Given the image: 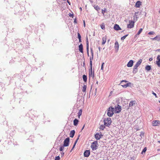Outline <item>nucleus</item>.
<instances>
[{
    "mask_svg": "<svg viewBox=\"0 0 160 160\" xmlns=\"http://www.w3.org/2000/svg\"><path fill=\"white\" fill-rule=\"evenodd\" d=\"M98 142L97 141H95L92 143L91 147L93 150H96L97 149Z\"/></svg>",
    "mask_w": 160,
    "mask_h": 160,
    "instance_id": "obj_3",
    "label": "nucleus"
},
{
    "mask_svg": "<svg viewBox=\"0 0 160 160\" xmlns=\"http://www.w3.org/2000/svg\"><path fill=\"white\" fill-rule=\"evenodd\" d=\"M149 61H152V58H150L149 59Z\"/></svg>",
    "mask_w": 160,
    "mask_h": 160,
    "instance_id": "obj_52",
    "label": "nucleus"
},
{
    "mask_svg": "<svg viewBox=\"0 0 160 160\" xmlns=\"http://www.w3.org/2000/svg\"><path fill=\"white\" fill-rule=\"evenodd\" d=\"M115 46L116 49L117 48V49H118V48H119V44H118V43L117 41H116L115 42Z\"/></svg>",
    "mask_w": 160,
    "mask_h": 160,
    "instance_id": "obj_29",
    "label": "nucleus"
},
{
    "mask_svg": "<svg viewBox=\"0 0 160 160\" xmlns=\"http://www.w3.org/2000/svg\"><path fill=\"white\" fill-rule=\"evenodd\" d=\"M143 135V134H141L140 136L142 137V135Z\"/></svg>",
    "mask_w": 160,
    "mask_h": 160,
    "instance_id": "obj_58",
    "label": "nucleus"
},
{
    "mask_svg": "<svg viewBox=\"0 0 160 160\" xmlns=\"http://www.w3.org/2000/svg\"><path fill=\"white\" fill-rule=\"evenodd\" d=\"M86 88L87 86L85 85H84L83 87V88L82 89V91L83 92H85V93L86 92Z\"/></svg>",
    "mask_w": 160,
    "mask_h": 160,
    "instance_id": "obj_26",
    "label": "nucleus"
},
{
    "mask_svg": "<svg viewBox=\"0 0 160 160\" xmlns=\"http://www.w3.org/2000/svg\"><path fill=\"white\" fill-rule=\"evenodd\" d=\"M75 133V131L74 130H72L70 131V137L71 138H73Z\"/></svg>",
    "mask_w": 160,
    "mask_h": 160,
    "instance_id": "obj_20",
    "label": "nucleus"
},
{
    "mask_svg": "<svg viewBox=\"0 0 160 160\" xmlns=\"http://www.w3.org/2000/svg\"><path fill=\"white\" fill-rule=\"evenodd\" d=\"M70 139L69 138H67L65 139L63 142V145L65 147H67L68 146Z\"/></svg>",
    "mask_w": 160,
    "mask_h": 160,
    "instance_id": "obj_5",
    "label": "nucleus"
},
{
    "mask_svg": "<svg viewBox=\"0 0 160 160\" xmlns=\"http://www.w3.org/2000/svg\"><path fill=\"white\" fill-rule=\"evenodd\" d=\"M84 126H83V127L82 128V129H83V128H84Z\"/></svg>",
    "mask_w": 160,
    "mask_h": 160,
    "instance_id": "obj_59",
    "label": "nucleus"
},
{
    "mask_svg": "<svg viewBox=\"0 0 160 160\" xmlns=\"http://www.w3.org/2000/svg\"><path fill=\"white\" fill-rule=\"evenodd\" d=\"M129 22V23L128 25V28H131L133 27L134 22L132 21H130Z\"/></svg>",
    "mask_w": 160,
    "mask_h": 160,
    "instance_id": "obj_6",
    "label": "nucleus"
},
{
    "mask_svg": "<svg viewBox=\"0 0 160 160\" xmlns=\"http://www.w3.org/2000/svg\"><path fill=\"white\" fill-rule=\"evenodd\" d=\"M78 39L81 38V36L79 33H78Z\"/></svg>",
    "mask_w": 160,
    "mask_h": 160,
    "instance_id": "obj_43",
    "label": "nucleus"
},
{
    "mask_svg": "<svg viewBox=\"0 0 160 160\" xmlns=\"http://www.w3.org/2000/svg\"><path fill=\"white\" fill-rule=\"evenodd\" d=\"M106 8H104V10H102V13L103 14H104V13L106 12Z\"/></svg>",
    "mask_w": 160,
    "mask_h": 160,
    "instance_id": "obj_42",
    "label": "nucleus"
},
{
    "mask_svg": "<svg viewBox=\"0 0 160 160\" xmlns=\"http://www.w3.org/2000/svg\"><path fill=\"white\" fill-rule=\"evenodd\" d=\"M82 78L83 79V80L85 82H86L87 81V76L86 75H83L82 76Z\"/></svg>",
    "mask_w": 160,
    "mask_h": 160,
    "instance_id": "obj_28",
    "label": "nucleus"
},
{
    "mask_svg": "<svg viewBox=\"0 0 160 160\" xmlns=\"http://www.w3.org/2000/svg\"><path fill=\"white\" fill-rule=\"evenodd\" d=\"M156 51H158L159 52H160V49H157Z\"/></svg>",
    "mask_w": 160,
    "mask_h": 160,
    "instance_id": "obj_54",
    "label": "nucleus"
},
{
    "mask_svg": "<svg viewBox=\"0 0 160 160\" xmlns=\"http://www.w3.org/2000/svg\"><path fill=\"white\" fill-rule=\"evenodd\" d=\"M93 59V56H92V57L90 58V67H92V61Z\"/></svg>",
    "mask_w": 160,
    "mask_h": 160,
    "instance_id": "obj_23",
    "label": "nucleus"
},
{
    "mask_svg": "<svg viewBox=\"0 0 160 160\" xmlns=\"http://www.w3.org/2000/svg\"><path fill=\"white\" fill-rule=\"evenodd\" d=\"M104 124L105 126L109 127L111 125L112 120L110 118H108L106 119L105 118L103 120Z\"/></svg>",
    "mask_w": 160,
    "mask_h": 160,
    "instance_id": "obj_2",
    "label": "nucleus"
},
{
    "mask_svg": "<svg viewBox=\"0 0 160 160\" xmlns=\"http://www.w3.org/2000/svg\"><path fill=\"white\" fill-rule=\"evenodd\" d=\"M158 142L160 143V141H158Z\"/></svg>",
    "mask_w": 160,
    "mask_h": 160,
    "instance_id": "obj_61",
    "label": "nucleus"
},
{
    "mask_svg": "<svg viewBox=\"0 0 160 160\" xmlns=\"http://www.w3.org/2000/svg\"><path fill=\"white\" fill-rule=\"evenodd\" d=\"M79 50L81 53L83 52V46L82 44H81L78 46Z\"/></svg>",
    "mask_w": 160,
    "mask_h": 160,
    "instance_id": "obj_17",
    "label": "nucleus"
},
{
    "mask_svg": "<svg viewBox=\"0 0 160 160\" xmlns=\"http://www.w3.org/2000/svg\"><path fill=\"white\" fill-rule=\"evenodd\" d=\"M95 138L96 140H98L101 138V137L99 135V133H96L94 135Z\"/></svg>",
    "mask_w": 160,
    "mask_h": 160,
    "instance_id": "obj_19",
    "label": "nucleus"
},
{
    "mask_svg": "<svg viewBox=\"0 0 160 160\" xmlns=\"http://www.w3.org/2000/svg\"><path fill=\"white\" fill-rule=\"evenodd\" d=\"M91 52L92 54V56H93V52L92 48H90Z\"/></svg>",
    "mask_w": 160,
    "mask_h": 160,
    "instance_id": "obj_44",
    "label": "nucleus"
},
{
    "mask_svg": "<svg viewBox=\"0 0 160 160\" xmlns=\"http://www.w3.org/2000/svg\"><path fill=\"white\" fill-rule=\"evenodd\" d=\"M105 125H101L100 126L99 128L100 129H102V130H103L105 128Z\"/></svg>",
    "mask_w": 160,
    "mask_h": 160,
    "instance_id": "obj_31",
    "label": "nucleus"
},
{
    "mask_svg": "<svg viewBox=\"0 0 160 160\" xmlns=\"http://www.w3.org/2000/svg\"><path fill=\"white\" fill-rule=\"evenodd\" d=\"M138 71V69L137 68H136L134 67H133V73H136Z\"/></svg>",
    "mask_w": 160,
    "mask_h": 160,
    "instance_id": "obj_30",
    "label": "nucleus"
},
{
    "mask_svg": "<svg viewBox=\"0 0 160 160\" xmlns=\"http://www.w3.org/2000/svg\"><path fill=\"white\" fill-rule=\"evenodd\" d=\"M155 33L153 31H151L148 33L149 35H153Z\"/></svg>",
    "mask_w": 160,
    "mask_h": 160,
    "instance_id": "obj_39",
    "label": "nucleus"
},
{
    "mask_svg": "<svg viewBox=\"0 0 160 160\" xmlns=\"http://www.w3.org/2000/svg\"><path fill=\"white\" fill-rule=\"evenodd\" d=\"M138 13H139L138 12H135V15L134 16V20L137 21V19L138 18L137 16H138Z\"/></svg>",
    "mask_w": 160,
    "mask_h": 160,
    "instance_id": "obj_22",
    "label": "nucleus"
},
{
    "mask_svg": "<svg viewBox=\"0 0 160 160\" xmlns=\"http://www.w3.org/2000/svg\"><path fill=\"white\" fill-rule=\"evenodd\" d=\"M133 62L132 60H130L129 61L127 64V66L128 67H131L133 65Z\"/></svg>",
    "mask_w": 160,
    "mask_h": 160,
    "instance_id": "obj_13",
    "label": "nucleus"
},
{
    "mask_svg": "<svg viewBox=\"0 0 160 160\" xmlns=\"http://www.w3.org/2000/svg\"><path fill=\"white\" fill-rule=\"evenodd\" d=\"M94 8L97 11H98L99 10H100V8L98 6V5H97L96 6H95L94 7Z\"/></svg>",
    "mask_w": 160,
    "mask_h": 160,
    "instance_id": "obj_34",
    "label": "nucleus"
},
{
    "mask_svg": "<svg viewBox=\"0 0 160 160\" xmlns=\"http://www.w3.org/2000/svg\"><path fill=\"white\" fill-rule=\"evenodd\" d=\"M145 69L147 71H149L151 69V66L148 65H147L145 67Z\"/></svg>",
    "mask_w": 160,
    "mask_h": 160,
    "instance_id": "obj_27",
    "label": "nucleus"
},
{
    "mask_svg": "<svg viewBox=\"0 0 160 160\" xmlns=\"http://www.w3.org/2000/svg\"><path fill=\"white\" fill-rule=\"evenodd\" d=\"M152 94L155 96L156 98H158V96L156 93L154 92H152Z\"/></svg>",
    "mask_w": 160,
    "mask_h": 160,
    "instance_id": "obj_45",
    "label": "nucleus"
},
{
    "mask_svg": "<svg viewBox=\"0 0 160 160\" xmlns=\"http://www.w3.org/2000/svg\"><path fill=\"white\" fill-rule=\"evenodd\" d=\"M115 108L112 106L110 107L107 109V114L109 117H112L115 112Z\"/></svg>",
    "mask_w": 160,
    "mask_h": 160,
    "instance_id": "obj_1",
    "label": "nucleus"
},
{
    "mask_svg": "<svg viewBox=\"0 0 160 160\" xmlns=\"http://www.w3.org/2000/svg\"><path fill=\"white\" fill-rule=\"evenodd\" d=\"M89 77H92V78H93L94 76V72H92V67H90V68L89 69Z\"/></svg>",
    "mask_w": 160,
    "mask_h": 160,
    "instance_id": "obj_14",
    "label": "nucleus"
},
{
    "mask_svg": "<svg viewBox=\"0 0 160 160\" xmlns=\"http://www.w3.org/2000/svg\"><path fill=\"white\" fill-rule=\"evenodd\" d=\"M90 151L89 150H86L84 152V156L85 157H88L90 154Z\"/></svg>",
    "mask_w": 160,
    "mask_h": 160,
    "instance_id": "obj_7",
    "label": "nucleus"
},
{
    "mask_svg": "<svg viewBox=\"0 0 160 160\" xmlns=\"http://www.w3.org/2000/svg\"><path fill=\"white\" fill-rule=\"evenodd\" d=\"M159 123V121L158 120L153 121L152 122V125L153 126H158Z\"/></svg>",
    "mask_w": 160,
    "mask_h": 160,
    "instance_id": "obj_15",
    "label": "nucleus"
},
{
    "mask_svg": "<svg viewBox=\"0 0 160 160\" xmlns=\"http://www.w3.org/2000/svg\"><path fill=\"white\" fill-rule=\"evenodd\" d=\"M147 149L146 147H145V148H144L141 152V154H143V153H145V152H146Z\"/></svg>",
    "mask_w": 160,
    "mask_h": 160,
    "instance_id": "obj_33",
    "label": "nucleus"
},
{
    "mask_svg": "<svg viewBox=\"0 0 160 160\" xmlns=\"http://www.w3.org/2000/svg\"><path fill=\"white\" fill-rule=\"evenodd\" d=\"M159 102L160 103V100L159 101Z\"/></svg>",
    "mask_w": 160,
    "mask_h": 160,
    "instance_id": "obj_64",
    "label": "nucleus"
},
{
    "mask_svg": "<svg viewBox=\"0 0 160 160\" xmlns=\"http://www.w3.org/2000/svg\"><path fill=\"white\" fill-rule=\"evenodd\" d=\"M75 145L76 144H74L73 145V146L72 148V149H73L74 148L75 146Z\"/></svg>",
    "mask_w": 160,
    "mask_h": 160,
    "instance_id": "obj_51",
    "label": "nucleus"
},
{
    "mask_svg": "<svg viewBox=\"0 0 160 160\" xmlns=\"http://www.w3.org/2000/svg\"><path fill=\"white\" fill-rule=\"evenodd\" d=\"M82 112V110H80L79 111V112H78V116L79 117L81 115Z\"/></svg>",
    "mask_w": 160,
    "mask_h": 160,
    "instance_id": "obj_41",
    "label": "nucleus"
},
{
    "mask_svg": "<svg viewBox=\"0 0 160 160\" xmlns=\"http://www.w3.org/2000/svg\"><path fill=\"white\" fill-rule=\"evenodd\" d=\"M67 2H68V4H69V5H70V2H69V1H68V0H67Z\"/></svg>",
    "mask_w": 160,
    "mask_h": 160,
    "instance_id": "obj_56",
    "label": "nucleus"
},
{
    "mask_svg": "<svg viewBox=\"0 0 160 160\" xmlns=\"http://www.w3.org/2000/svg\"><path fill=\"white\" fill-rule=\"evenodd\" d=\"M64 147L65 146H64L63 145L62 146H61L59 149V151H62L64 149Z\"/></svg>",
    "mask_w": 160,
    "mask_h": 160,
    "instance_id": "obj_36",
    "label": "nucleus"
},
{
    "mask_svg": "<svg viewBox=\"0 0 160 160\" xmlns=\"http://www.w3.org/2000/svg\"><path fill=\"white\" fill-rule=\"evenodd\" d=\"M114 108H115V113H118L121 111V107L118 104H117V106H115Z\"/></svg>",
    "mask_w": 160,
    "mask_h": 160,
    "instance_id": "obj_4",
    "label": "nucleus"
},
{
    "mask_svg": "<svg viewBox=\"0 0 160 160\" xmlns=\"http://www.w3.org/2000/svg\"><path fill=\"white\" fill-rule=\"evenodd\" d=\"M104 62H102V66H101V69L102 70L103 69V65H104Z\"/></svg>",
    "mask_w": 160,
    "mask_h": 160,
    "instance_id": "obj_46",
    "label": "nucleus"
},
{
    "mask_svg": "<svg viewBox=\"0 0 160 160\" xmlns=\"http://www.w3.org/2000/svg\"><path fill=\"white\" fill-rule=\"evenodd\" d=\"M126 82L127 81L126 80H122L121 82V83H120L121 84H122L121 85L123 88H126L127 87H128L129 86V84L131 83H127L125 84H122V83L123 82Z\"/></svg>",
    "mask_w": 160,
    "mask_h": 160,
    "instance_id": "obj_9",
    "label": "nucleus"
},
{
    "mask_svg": "<svg viewBox=\"0 0 160 160\" xmlns=\"http://www.w3.org/2000/svg\"><path fill=\"white\" fill-rule=\"evenodd\" d=\"M78 120L77 119H75L73 121L74 125L75 126H76L78 124Z\"/></svg>",
    "mask_w": 160,
    "mask_h": 160,
    "instance_id": "obj_24",
    "label": "nucleus"
},
{
    "mask_svg": "<svg viewBox=\"0 0 160 160\" xmlns=\"http://www.w3.org/2000/svg\"><path fill=\"white\" fill-rule=\"evenodd\" d=\"M99 135L100 136V137H101V138H102V137L103 136V135L100 132V134H99Z\"/></svg>",
    "mask_w": 160,
    "mask_h": 160,
    "instance_id": "obj_50",
    "label": "nucleus"
},
{
    "mask_svg": "<svg viewBox=\"0 0 160 160\" xmlns=\"http://www.w3.org/2000/svg\"><path fill=\"white\" fill-rule=\"evenodd\" d=\"M60 157L58 156L55 157L54 160H60Z\"/></svg>",
    "mask_w": 160,
    "mask_h": 160,
    "instance_id": "obj_38",
    "label": "nucleus"
},
{
    "mask_svg": "<svg viewBox=\"0 0 160 160\" xmlns=\"http://www.w3.org/2000/svg\"><path fill=\"white\" fill-rule=\"evenodd\" d=\"M157 60L156 64L158 67H160V55H158Z\"/></svg>",
    "mask_w": 160,
    "mask_h": 160,
    "instance_id": "obj_10",
    "label": "nucleus"
},
{
    "mask_svg": "<svg viewBox=\"0 0 160 160\" xmlns=\"http://www.w3.org/2000/svg\"><path fill=\"white\" fill-rule=\"evenodd\" d=\"M98 49H99V50L100 51V50L101 49V48H100V47H99L98 48Z\"/></svg>",
    "mask_w": 160,
    "mask_h": 160,
    "instance_id": "obj_57",
    "label": "nucleus"
},
{
    "mask_svg": "<svg viewBox=\"0 0 160 160\" xmlns=\"http://www.w3.org/2000/svg\"><path fill=\"white\" fill-rule=\"evenodd\" d=\"M142 28H140L137 34L136 35V36L138 35H139L142 32Z\"/></svg>",
    "mask_w": 160,
    "mask_h": 160,
    "instance_id": "obj_32",
    "label": "nucleus"
},
{
    "mask_svg": "<svg viewBox=\"0 0 160 160\" xmlns=\"http://www.w3.org/2000/svg\"><path fill=\"white\" fill-rule=\"evenodd\" d=\"M96 83L98 84V82L97 81L96 82Z\"/></svg>",
    "mask_w": 160,
    "mask_h": 160,
    "instance_id": "obj_60",
    "label": "nucleus"
},
{
    "mask_svg": "<svg viewBox=\"0 0 160 160\" xmlns=\"http://www.w3.org/2000/svg\"><path fill=\"white\" fill-rule=\"evenodd\" d=\"M142 61V59H140L136 63L134 67L137 68L141 64Z\"/></svg>",
    "mask_w": 160,
    "mask_h": 160,
    "instance_id": "obj_8",
    "label": "nucleus"
},
{
    "mask_svg": "<svg viewBox=\"0 0 160 160\" xmlns=\"http://www.w3.org/2000/svg\"><path fill=\"white\" fill-rule=\"evenodd\" d=\"M153 40H156L158 41L160 40V35H157L155 37L151 38Z\"/></svg>",
    "mask_w": 160,
    "mask_h": 160,
    "instance_id": "obj_18",
    "label": "nucleus"
},
{
    "mask_svg": "<svg viewBox=\"0 0 160 160\" xmlns=\"http://www.w3.org/2000/svg\"><path fill=\"white\" fill-rule=\"evenodd\" d=\"M101 28L103 30H104L105 29V26L104 23H102L101 25Z\"/></svg>",
    "mask_w": 160,
    "mask_h": 160,
    "instance_id": "obj_35",
    "label": "nucleus"
},
{
    "mask_svg": "<svg viewBox=\"0 0 160 160\" xmlns=\"http://www.w3.org/2000/svg\"><path fill=\"white\" fill-rule=\"evenodd\" d=\"M80 135H79L78 137V138H77V139L76 140V141H75V142H74V144H76L77 142H78V140L79 139V137H80Z\"/></svg>",
    "mask_w": 160,
    "mask_h": 160,
    "instance_id": "obj_40",
    "label": "nucleus"
},
{
    "mask_svg": "<svg viewBox=\"0 0 160 160\" xmlns=\"http://www.w3.org/2000/svg\"><path fill=\"white\" fill-rule=\"evenodd\" d=\"M80 9L81 10H82V8H80Z\"/></svg>",
    "mask_w": 160,
    "mask_h": 160,
    "instance_id": "obj_63",
    "label": "nucleus"
},
{
    "mask_svg": "<svg viewBox=\"0 0 160 160\" xmlns=\"http://www.w3.org/2000/svg\"><path fill=\"white\" fill-rule=\"evenodd\" d=\"M79 40V42H81V38L78 39Z\"/></svg>",
    "mask_w": 160,
    "mask_h": 160,
    "instance_id": "obj_55",
    "label": "nucleus"
},
{
    "mask_svg": "<svg viewBox=\"0 0 160 160\" xmlns=\"http://www.w3.org/2000/svg\"><path fill=\"white\" fill-rule=\"evenodd\" d=\"M74 22L75 23H77V19L76 18L74 19Z\"/></svg>",
    "mask_w": 160,
    "mask_h": 160,
    "instance_id": "obj_47",
    "label": "nucleus"
},
{
    "mask_svg": "<svg viewBox=\"0 0 160 160\" xmlns=\"http://www.w3.org/2000/svg\"><path fill=\"white\" fill-rule=\"evenodd\" d=\"M73 149H71V150L70 151V152H71L72 151V150Z\"/></svg>",
    "mask_w": 160,
    "mask_h": 160,
    "instance_id": "obj_62",
    "label": "nucleus"
},
{
    "mask_svg": "<svg viewBox=\"0 0 160 160\" xmlns=\"http://www.w3.org/2000/svg\"><path fill=\"white\" fill-rule=\"evenodd\" d=\"M114 29L115 30H117V31H118V30H121V29L120 28L119 26L117 24H115L114 25Z\"/></svg>",
    "mask_w": 160,
    "mask_h": 160,
    "instance_id": "obj_12",
    "label": "nucleus"
},
{
    "mask_svg": "<svg viewBox=\"0 0 160 160\" xmlns=\"http://www.w3.org/2000/svg\"><path fill=\"white\" fill-rule=\"evenodd\" d=\"M128 35V34H127L126 35H125V36L122 37L121 38V40H124Z\"/></svg>",
    "mask_w": 160,
    "mask_h": 160,
    "instance_id": "obj_37",
    "label": "nucleus"
},
{
    "mask_svg": "<svg viewBox=\"0 0 160 160\" xmlns=\"http://www.w3.org/2000/svg\"><path fill=\"white\" fill-rule=\"evenodd\" d=\"M102 45H104L105 44L106 41V37H103L102 39Z\"/></svg>",
    "mask_w": 160,
    "mask_h": 160,
    "instance_id": "obj_25",
    "label": "nucleus"
},
{
    "mask_svg": "<svg viewBox=\"0 0 160 160\" xmlns=\"http://www.w3.org/2000/svg\"><path fill=\"white\" fill-rule=\"evenodd\" d=\"M83 23H84V27L85 26V22L84 21H83Z\"/></svg>",
    "mask_w": 160,
    "mask_h": 160,
    "instance_id": "obj_53",
    "label": "nucleus"
},
{
    "mask_svg": "<svg viewBox=\"0 0 160 160\" xmlns=\"http://www.w3.org/2000/svg\"><path fill=\"white\" fill-rule=\"evenodd\" d=\"M61 154L62 156H61L62 157L64 155V153L63 152H61Z\"/></svg>",
    "mask_w": 160,
    "mask_h": 160,
    "instance_id": "obj_48",
    "label": "nucleus"
},
{
    "mask_svg": "<svg viewBox=\"0 0 160 160\" xmlns=\"http://www.w3.org/2000/svg\"><path fill=\"white\" fill-rule=\"evenodd\" d=\"M86 49H87V52L88 55L89 56V42L88 41V38H87V41H86Z\"/></svg>",
    "mask_w": 160,
    "mask_h": 160,
    "instance_id": "obj_11",
    "label": "nucleus"
},
{
    "mask_svg": "<svg viewBox=\"0 0 160 160\" xmlns=\"http://www.w3.org/2000/svg\"><path fill=\"white\" fill-rule=\"evenodd\" d=\"M141 5V2L139 1H138L136 3L135 7L136 8H139Z\"/></svg>",
    "mask_w": 160,
    "mask_h": 160,
    "instance_id": "obj_21",
    "label": "nucleus"
},
{
    "mask_svg": "<svg viewBox=\"0 0 160 160\" xmlns=\"http://www.w3.org/2000/svg\"><path fill=\"white\" fill-rule=\"evenodd\" d=\"M136 102L135 101H132L130 102L129 104V107H130L134 105L135 104Z\"/></svg>",
    "mask_w": 160,
    "mask_h": 160,
    "instance_id": "obj_16",
    "label": "nucleus"
},
{
    "mask_svg": "<svg viewBox=\"0 0 160 160\" xmlns=\"http://www.w3.org/2000/svg\"><path fill=\"white\" fill-rule=\"evenodd\" d=\"M69 16L70 17H72L73 16V14H71L70 13V14H69Z\"/></svg>",
    "mask_w": 160,
    "mask_h": 160,
    "instance_id": "obj_49",
    "label": "nucleus"
}]
</instances>
